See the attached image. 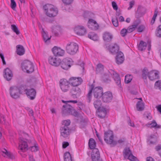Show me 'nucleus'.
<instances>
[{
  "label": "nucleus",
  "instance_id": "14",
  "mask_svg": "<svg viewBox=\"0 0 161 161\" xmlns=\"http://www.w3.org/2000/svg\"><path fill=\"white\" fill-rule=\"evenodd\" d=\"M10 94L11 97L14 99H17L20 96L18 89L15 86L11 87L10 88Z\"/></svg>",
  "mask_w": 161,
  "mask_h": 161
},
{
  "label": "nucleus",
  "instance_id": "23",
  "mask_svg": "<svg viewBox=\"0 0 161 161\" xmlns=\"http://www.w3.org/2000/svg\"><path fill=\"white\" fill-rule=\"evenodd\" d=\"M74 31L78 35L83 36L86 33V29L83 26L78 25L74 28Z\"/></svg>",
  "mask_w": 161,
  "mask_h": 161
},
{
  "label": "nucleus",
  "instance_id": "57",
  "mask_svg": "<svg viewBox=\"0 0 161 161\" xmlns=\"http://www.w3.org/2000/svg\"><path fill=\"white\" fill-rule=\"evenodd\" d=\"M136 28L133 25H130L128 27L127 29V31H128V33H130L134 31Z\"/></svg>",
  "mask_w": 161,
  "mask_h": 161
},
{
  "label": "nucleus",
  "instance_id": "34",
  "mask_svg": "<svg viewBox=\"0 0 161 161\" xmlns=\"http://www.w3.org/2000/svg\"><path fill=\"white\" fill-rule=\"evenodd\" d=\"M64 161H72V157L69 152H65L64 155Z\"/></svg>",
  "mask_w": 161,
  "mask_h": 161
},
{
  "label": "nucleus",
  "instance_id": "60",
  "mask_svg": "<svg viewBox=\"0 0 161 161\" xmlns=\"http://www.w3.org/2000/svg\"><path fill=\"white\" fill-rule=\"evenodd\" d=\"M142 51L145 50L147 47V44L146 42H144L142 40L141 42Z\"/></svg>",
  "mask_w": 161,
  "mask_h": 161
},
{
  "label": "nucleus",
  "instance_id": "13",
  "mask_svg": "<svg viewBox=\"0 0 161 161\" xmlns=\"http://www.w3.org/2000/svg\"><path fill=\"white\" fill-rule=\"evenodd\" d=\"M54 55L56 56H63L64 55L65 51L60 47L54 46L52 49Z\"/></svg>",
  "mask_w": 161,
  "mask_h": 161
},
{
  "label": "nucleus",
  "instance_id": "38",
  "mask_svg": "<svg viewBox=\"0 0 161 161\" xmlns=\"http://www.w3.org/2000/svg\"><path fill=\"white\" fill-rule=\"evenodd\" d=\"M146 125L148 127H149L150 125H151V128H161V126L158 125L155 120H153L151 123H148L146 124Z\"/></svg>",
  "mask_w": 161,
  "mask_h": 161
},
{
  "label": "nucleus",
  "instance_id": "30",
  "mask_svg": "<svg viewBox=\"0 0 161 161\" xmlns=\"http://www.w3.org/2000/svg\"><path fill=\"white\" fill-rule=\"evenodd\" d=\"M17 54L20 56L23 55L25 53V49L23 46L18 45L16 46Z\"/></svg>",
  "mask_w": 161,
  "mask_h": 161
},
{
  "label": "nucleus",
  "instance_id": "17",
  "mask_svg": "<svg viewBox=\"0 0 161 161\" xmlns=\"http://www.w3.org/2000/svg\"><path fill=\"white\" fill-rule=\"evenodd\" d=\"M3 77L7 81L11 80L13 76L12 71L8 68L4 69L3 70Z\"/></svg>",
  "mask_w": 161,
  "mask_h": 161
},
{
  "label": "nucleus",
  "instance_id": "56",
  "mask_svg": "<svg viewBox=\"0 0 161 161\" xmlns=\"http://www.w3.org/2000/svg\"><path fill=\"white\" fill-rule=\"evenodd\" d=\"M70 120H64L63 122L62 126H65L67 127H68V126L70 125Z\"/></svg>",
  "mask_w": 161,
  "mask_h": 161
},
{
  "label": "nucleus",
  "instance_id": "37",
  "mask_svg": "<svg viewBox=\"0 0 161 161\" xmlns=\"http://www.w3.org/2000/svg\"><path fill=\"white\" fill-rule=\"evenodd\" d=\"M88 37L94 41H97L98 40V37L97 34L94 32H90L88 35Z\"/></svg>",
  "mask_w": 161,
  "mask_h": 161
},
{
  "label": "nucleus",
  "instance_id": "27",
  "mask_svg": "<svg viewBox=\"0 0 161 161\" xmlns=\"http://www.w3.org/2000/svg\"><path fill=\"white\" fill-rule=\"evenodd\" d=\"M147 141L149 142V145H155L157 142V137L155 135L151 134L148 136Z\"/></svg>",
  "mask_w": 161,
  "mask_h": 161
},
{
  "label": "nucleus",
  "instance_id": "22",
  "mask_svg": "<svg viewBox=\"0 0 161 161\" xmlns=\"http://www.w3.org/2000/svg\"><path fill=\"white\" fill-rule=\"evenodd\" d=\"M115 61L118 64H120L123 63L125 60L124 55L122 52H119L117 54L115 58Z\"/></svg>",
  "mask_w": 161,
  "mask_h": 161
},
{
  "label": "nucleus",
  "instance_id": "48",
  "mask_svg": "<svg viewBox=\"0 0 161 161\" xmlns=\"http://www.w3.org/2000/svg\"><path fill=\"white\" fill-rule=\"evenodd\" d=\"M11 29L17 35H19L20 33L18 27L15 25H11Z\"/></svg>",
  "mask_w": 161,
  "mask_h": 161
},
{
  "label": "nucleus",
  "instance_id": "19",
  "mask_svg": "<svg viewBox=\"0 0 161 161\" xmlns=\"http://www.w3.org/2000/svg\"><path fill=\"white\" fill-rule=\"evenodd\" d=\"M61 135L64 138L67 137L70 133V130L69 127L62 126L60 128Z\"/></svg>",
  "mask_w": 161,
  "mask_h": 161
},
{
  "label": "nucleus",
  "instance_id": "33",
  "mask_svg": "<svg viewBox=\"0 0 161 161\" xmlns=\"http://www.w3.org/2000/svg\"><path fill=\"white\" fill-rule=\"evenodd\" d=\"M43 33L42 34V36L43 37V39L46 43L47 42H50V40L51 39V36L50 37L48 36V33L47 32H45L44 31L43 29H42Z\"/></svg>",
  "mask_w": 161,
  "mask_h": 161
},
{
  "label": "nucleus",
  "instance_id": "40",
  "mask_svg": "<svg viewBox=\"0 0 161 161\" xmlns=\"http://www.w3.org/2000/svg\"><path fill=\"white\" fill-rule=\"evenodd\" d=\"M93 104L95 108L98 110L101 108L102 103L100 100H97L94 101Z\"/></svg>",
  "mask_w": 161,
  "mask_h": 161
},
{
  "label": "nucleus",
  "instance_id": "64",
  "mask_svg": "<svg viewBox=\"0 0 161 161\" xmlns=\"http://www.w3.org/2000/svg\"><path fill=\"white\" fill-rule=\"evenodd\" d=\"M0 123L3 124L5 123V119L2 114H0Z\"/></svg>",
  "mask_w": 161,
  "mask_h": 161
},
{
  "label": "nucleus",
  "instance_id": "4",
  "mask_svg": "<svg viewBox=\"0 0 161 161\" xmlns=\"http://www.w3.org/2000/svg\"><path fill=\"white\" fill-rule=\"evenodd\" d=\"M43 9L46 14L50 17H53L57 15L58 10L57 8L52 4H47L43 6Z\"/></svg>",
  "mask_w": 161,
  "mask_h": 161
},
{
  "label": "nucleus",
  "instance_id": "54",
  "mask_svg": "<svg viewBox=\"0 0 161 161\" xmlns=\"http://www.w3.org/2000/svg\"><path fill=\"white\" fill-rule=\"evenodd\" d=\"M60 87L62 91L64 92H66L68 91L69 88V85L68 86H60Z\"/></svg>",
  "mask_w": 161,
  "mask_h": 161
},
{
  "label": "nucleus",
  "instance_id": "44",
  "mask_svg": "<svg viewBox=\"0 0 161 161\" xmlns=\"http://www.w3.org/2000/svg\"><path fill=\"white\" fill-rule=\"evenodd\" d=\"M104 66L101 63L98 64L96 68L97 73H102L103 71Z\"/></svg>",
  "mask_w": 161,
  "mask_h": 161
},
{
  "label": "nucleus",
  "instance_id": "36",
  "mask_svg": "<svg viewBox=\"0 0 161 161\" xmlns=\"http://www.w3.org/2000/svg\"><path fill=\"white\" fill-rule=\"evenodd\" d=\"M4 151H5V153H4V155L3 156V157L11 159H15V156L12 153L8 151L7 150H5Z\"/></svg>",
  "mask_w": 161,
  "mask_h": 161
},
{
  "label": "nucleus",
  "instance_id": "15",
  "mask_svg": "<svg viewBox=\"0 0 161 161\" xmlns=\"http://www.w3.org/2000/svg\"><path fill=\"white\" fill-rule=\"evenodd\" d=\"M109 109L107 108L104 106H102L101 108L97 110V114L99 118L102 119L105 117Z\"/></svg>",
  "mask_w": 161,
  "mask_h": 161
},
{
  "label": "nucleus",
  "instance_id": "16",
  "mask_svg": "<svg viewBox=\"0 0 161 161\" xmlns=\"http://www.w3.org/2000/svg\"><path fill=\"white\" fill-rule=\"evenodd\" d=\"M20 142L19 148L23 152H25L28 150V145L26 141L24 140V139L22 137L19 138Z\"/></svg>",
  "mask_w": 161,
  "mask_h": 161
},
{
  "label": "nucleus",
  "instance_id": "63",
  "mask_svg": "<svg viewBox=\"0 0 161 161\" xmlns=\"http://www.w3.org/2000/svg\"><path fill=\"white\" fill-rule=\"evenodd\" d=\"M112 5L113 9L117 11L118 9V5L114 1H113L112 2Z\"/></svg>",
  "mask_w": 161,
  "mask_h": 161
},
{
  "label": "nucleus",
  "instance_id": "59",
  "mask_svg": "<svg viewBox=\"0 0 161 161\" xmlns=\"http://www.w3.org/2000/svg\"><path fill=\"white\" fill-rule=\"evenodd\" d=\"M11 7L13 10H14L16 6V3L14 0H11Z\"/></svg>",
  "mask_w": 161,
  "mask_h": 161
},
{
  "label": "nucleus",
  "instance_id": "55",
  "mask_svg": "<svg viewBox=\"0 0 161 161\" xmlns=\"http://www.w3.org/2000/svg\"><path fill=\"white\" fill-rule=\"evenodd\" d=\"M155 149L157 151H159L158 155L161 158V145L158 144L155 147Z\"/></svg>",
  "mask_w": 161,
  "mask_h": 161
},
{
  "label": "nucleus",
  "instance_id": "35",
  "mask_svg": "<svg viewBox=\"0 0 161 161\" xmlns=\"http://www.w3.org/2000/svg\"><path fill=\"white\" fill-rule=\"evenodd\" d=\"M4 151H5V153H4V155L3 156V157L11 159H15V156L12 153L8 151L7 150H5Z\"/></svg>",
  "mask_w": 161,
  "mask_h": 161
},
{
  "label": "nucleus",
  "instance_id": "2",
  "mask_svg": "<svg viewBox=\"0 0 161 161\" xmlns=\"http://www.w3.org/2000/svg\"><path fill=\"white\" fill-rule=\"evenodd\" d=\"M62 102L65 103V104L63 105L62 108V114L63 116L71 115L76 117H79V114L75 110L72 106L68 104V103H69L68 101L62 100Z\"/></svg>",
  "mask_w": 161,
  "mask_h": 161
},
{
  "label": "nucleus",
  "instance_id": "32",
  "mask_svg": "<svg viewBox=\"0 0 161 161\" xmlns=\"http://www.w3.org/2000/svg\"><path fill=\"white\" fill-rule=\"evenodd\" d=\"M96 143L95 140L92 138L89 139L88 142V146L90 149L94 150V149H98L96 148Z\"/></svg>",
  "mask_w": 161,
  "mask_h": 161
},
{
  "label": "nucleus",
  "instance_id": "31",
  "mask_svg": "<svg viewBox=\"0 0 161 161\" xmlns=\"http://www.w3.org/2000/svg\"><path fill=\"white\" fill-rule=\"evenodd\" d=\"M18 89V91L20 94H25L28 89L25 85H21L18 86H15Z\"/></svg>",
  "mask_w": 161,
  "mask_h": 161
},
{
  "label": "nucleus",
  "instance_id": "29",
  "mask_svg": "<svg viewBox=\"0 0 161 161\" xmlns=\"http://www.w3.org/2000/svg\"><path fill=\"white\" fill-rule=\"evenodd\" d=\"M113 37L112 35L109 32H105L103 35V39L104 41L110 42L113 39Z\"/></svg>",
  "mask_w": 161,
  "mask_h": 161
},
{
  "label": "nucleus",
  "instance_id": "42",
  "mask_svg": "<svg viewBox=\"0 0 161 161\" xmlns=\"http://www.w3.org/2000/svg\"><path fill=\"white\" fill-rule=\"evenodd\" d=\"M158 13V8L157 7L155 8L154 14L151 21V25H153L154 23Z\"/></svg>",
  "mask_w": 161,
  "mask_h": 161
},
{
  "label": "nucleus",
  "instance_id": "8",
  "mask_svg": "<svg viewBox=\"0 0 161 161\" xmlns=\"http://www.w3.org/2000/svg\"><path fill=\"white\" fill-rule=\"evenodd\" d=\"M81 93V90L78 86H73L70 91V95L74 98H78Z\"/></svg>",
  "mask_w": 161,
  "mask_h": 161
},
{
  "label": "nucleus",
  "instance_id": "10",
  "mask_svg": "<svg viewBox=\"0 0 161 161\" xmlns=\"http://www.w3.org/2000/svg\"><path fill=\"white\" fill-rule=\"evenodd\" d=\"M70 85L73 86H78L83 82V80L80 77H71L69 79Z\"/></svg>",
  "mask_w": 161,
  "mask_h": 161
},
{
  "label": "nucleus",
  "instance_id": "39",
  "mask_svg": "<svg viewBox=\"0 0 161 161\" xmlns=\"http://www.w3.org/2000/svg\"><path fill=\"white\" fill-rule=\"evenodd\" d=\"M149 72L147 68H144L142 71V78L144 80H146L147 77H149Z\"/></svg>",
  "mask_w": 161,
  "mask_h": 161
},
{
  "label": "nucleus",
  "instance_id": "45",
  "mask_svg": "<svg viewBox=\"0 0 161 161\" xmlns=\"http://www.w3.org/2000/svg\"><path fill=\"white\" fill-rule=\"evenodd\" d=\"M133 79V76L131 75H127L125 76V82L127 84L131 82Z\"/></svg>",
  "mask_w": 161,
  "mask_h": 161
},
{
  "label": "nucleus",
  "instance_id": "41",
  "mask_svg": "<svg viewBox=\"0 0 161 161\" xmlns=\"http://www.w3.org/2000/svg\"><path fill=\"white\" fill-rule=\"evenodd\" d=\"M143 118L145 119L150 120L152 118V116L150 112L146 111L143 114Z\"/></svg>",
  "mask_w": 161,
  "mask_h": 161
},
{
  "label": "nucleus",
  "instance_id": "3",
  "mask_svg": "<svg viewBox=\"0 0 161 161\" xmlns=\"http://www.w3.org/2000/svg\"><path fill=\"white\" fill-rule=\"evenodd\" d=\"M113 131L108 130L105 131L104 133V140L106 143L110 145L111 147L115 146L117 144V141L114 140Z\"/></svg>",
  "mask_w": 161,
  "mask_h": 161
},
{
  "label": "nucleus",
  "instance_id": "46",
  "mask_svg": "<svg viewBox=\"0 0 161 161\" xmlns=\"http://www.w3.org/2000/svg\"><path fill=\"white\" fill-rule=\"evenodd\" d=\"M60 86H68L69 85V84H70V83L69 82V81L65 79H63L60 80Z\"/></svg>",
  "mask_w": 161,
  "mask_h": 161
},
{
  "label": "nucleus",
  "instance_id": "20",
  "mask_svg": "<svg viewBox=\"0 0 161 161\" xmlns=\"http://www.w3.org/2000/svg\"><path fill=\"white\" fill-rule=\"evenodd\" d=\"M159 72L158 70H152L149 72V79L153 81L160 78L159 75Z\"/></svg>",
  "mask_w": 161,
  "mask_h": 161
},
{
  "label": "nucleus",
  "instance_id": "7",
  "mask_svg": "<svg viewBox=\"0 0 161 161\" xmlns=\"http://www.w3.org/2000/svg\"><path fill=\"white\" fill-rule=\"evenodd\" d=\"M73 61L71 58H66L63 59L62 60H60L59 66L63 69L68 70L73 65Z\"/></svg>",
  "mask_w": 161,
  "mask_h": 161
},
{
  "label": "nucleus",
  "instance_id": "21",
  "mask_svg": "<svg viewBox=\"0 0 161 161\" xmlns=\"http://www.w3.org/2000/svg\"><path fill=\"white\" fill-rule=\"evenodd\" d=\"M91 156L92 161H99L102 160L100 158V153L98 149H94L92 150Z\"/></svg>",
  "mask_w": 161,
  "mask_h": 161
},
{
  "label": "nucleus",
  "instance_id": "6",
  "mask_svg": "<svg viewBox=\"0 0 161 161\" xmlns=\"http://www.w3.org/2000/svg\"><path fill=\"white\" fill-rule=\"evenodd\" d=\"M78 45L74 42H70L67 44L65 47L66 52L70 55L75 54L78 50Z\"/></svg>",
  "mask_w": 161,
  "mask_h": 161
},
{
  "label": "nucleus",
  "instance_id": "49",
  "mask_svg": "<svg viewBox=\"0 0 161 161\" xmlns=\"http://www.w3.org/2000/svg\"><path fill=\"white\" fill-rule=\"evenodd\" d=\"M128 159L130 161H139L136 157L133 155L132 153H130L128 156Z\"/></svg>",
  "mask_w": 161,
  "mask_h": 161
},
{
  "label": "nucleus",
  "instance_id": "1",
  "mask_svg": "<svg viewBox=\"0 0 161 161\" xmlns=\"http://www.w3.org/2000/svg\"><path fill=\"white\" fill-rule=\"evenodd\" d=\"M92 93L94 98L100 99L102 97L103 93V88L101 86L95 87L94 85L92 84L91 89L86 95V100L88 103L91 101Z\"/></svg>",
  "mask_w": 161,
  "mask_h": 161
},
{
  "label": "nucleus",
  "instance_id": "47",
  "mask_svg": "<svg viewBox=\"0 0 161 161\" xmlns=\"http://www.w3.org/2000/svg\"><path fill=\"white\" fill-rule=\"evenodd\" d=\"M156 35L159 37H161V25H159L157 28L155 32Z\"/></svg>",
  "mask_w": 161,
  "mask_h": 161
},
{
  "label": "nucleus",
  "instance_id": "18",
  "mask_svg": "<svg viewBox=\"0 0 161 161\" xmlns=\"http://www.w3.org/2000/svg\"><path fill=\"white\" fill-rule=\"evenodd\" d=\"M105 47L112 54H117L118 53L119 50V46L117 44L115 43L114 44V45L111 47L110 46H106L104 47Z\"/></svg>",
  "mask_w": 161,
  "mask_h": 161
},
{
  "label": "nucleus",
  "instance_id": "58",
  "mask_svg": "<svg viewBox=\"0 0 161 161\" xmlns=\"http://www.w3.org/2000/svg\"><path fill=\"white\" fill-rule=\"evenodd\" d=\"M124 154L125 156H128L130 153H131V150L129 147L126 148L125 149Z\"/></svg>",
  "mask_w": 161,
  "mask_h": 161
},
{
  "label": "nucleus",
  "instance_id": "52",
  "mask_svg": "<svg viewBox=\"0 0 161 161\" xmlns=\"http://www.w3.org/2000/svg\"><path fill=\"white\" fill-rule=\"evenodd\" d=\"M112 22L113 25L115 27H117L118 26L119 24L118 20V18L116 17L115 19H112Z\"/></svg>",
  "mask_w": 161,
  "mask_h": 161
},
{
  "label": "nucleus",
  "instance_id": "43",
  "mask_svg": "<svg viewBox=\"0 0 161 161\" xmlns=\"http://www.w3.org/2000/svg\"><path fill=\"white\" fill-rule=\"evenodd\" d=\"M93 15L94 14L93 13L88 11H85L83 14V16L85 19L92 18Z\"/></svg>",
  "mask_w": 161,
  "mask_h": 161
},
{
  "label": "nucleus",
  "instance_id": "5",
  "mask_svg": "<svg viewBox=\"0 0 161 161\" xmlns=\"http://www.w3.org/2000/svg\"><path fill=\"white\" fill-rule=\"evenodd\" d=\"M22 70L27 73H31L34 71L33 63L28 60H24L21 64Z\"/></svg>",
  "mask_w": 161,
  "mask_h": 161
},
{
  "label": "nucleus",
  "instance_id": "9",
  "mask_svg": "<svg viewBox=\"0 0 161 161\" xmlns=\"http://www.w3.org/2000/svg\"><path fill=\"white\" fill-rule=\"evenodd\" d=\"M101 97L103 102L109 103L112 101L113 96L111 92L108 91L103 93Z\"/></svg>",
  "mask_w": 161,
  "mask_h": 161
},
{
  "label": "nucleus",
  "instance_id": "11",
  "mask_svg": "<svg viewBox=\"0 0 161 161\" xmlns=\"http://www.w3.org/2000/svg\"><path fill=\"white\" fill-rule=\"evenodd\" d=\"M87 26L89 28L93 31L98 29L99 26L97 22L94 20L89 19L87 23Z\"/></svg>",
  "mask_w": 161,
  "mask_h": 161
},
{
  "label": "nucleus",
  "instance_id": "26",
  "mask_svg": "<svg viewBox=\"0 0 161 161\" xmlns=\"http://www.w3.org/2000/svg\"><path fill=\"white\" fill-rule=\"evenodd\" d=\"M60 60L59 58H56L55 57L50 56L48 58V62L51 65L55 66H58L59 65Z\"/></svg>",
  "mask_w": 161,
  "mask_h": 161
},
{
  "label": "nucleus",
  "instance_id": "24",
  "mask_svg": "<svg viewBox=\"0 0 161 161\" xmlns=\"http://www.w3.org/2000/svg\"><path fill=\"white\" fill-rule=\"evenodd\" d=\"M112 72L111 73V75L116 84L119 87L121 88V80L119 75L114 70H112Z\"/></svg>",
  "mask_w": 161,
  "mask_h": 161
},
{
  "label": "nucleus",
  "instance_id": "51",
  "mask_svg": "<svg viewBox=\"0 0 161 161\" xmlns=\"http://www.w3.org/2000/svg\"><path fill=\"white\" fill-rule=\"evenodd\" d=\"M155 86L157 89H158L161 91V80L156 81L155 83Z\"/></svg>",
  "mask_w": 161,
  "mask_h": 161
},
{
  "label": "nucleus",
  "instance_id": "61",
  "mask_svg": "<svg viewBox=\"0 0 161 161\" xmlns=\"http://www.w3.org/2000/svg\"><path fill=\"white\" fill-rule=\"evenodd\" d=\"M103 80L105 82H108L110 81V80L108 77V75L106 74H104L103 76Z\"/></svg>",
  "mask_w": 161,
  "mask_h": 161
},
{
  "label": "nucleus",
  "instance_id": "28",
  "mask_svg": "<svg viewBox=\"0 0 161 161\" xmlns=\"http://www.w3.org/2000/svg\"><path fill=\"white\" fill-rule=\"evenodd\" d=\"M52 32L55 36H58L59 33H61V29L59 26H54L51 28Z\"/></svg>",
  "mask_w": 161,
  "mask_h": 161
},
{
  "label": "nucleus",
  "instance_id": "12",
  "mask_svg": "<svg viewBox=\"0 0 161 161\" xmlns=\"http://www.w3.org/2000/svg\"><path fill=\"white\" fill-rule=\"evenodd\" d=\"M141 7L139 6L138 7L136 12V19L133 22L134 26L136 28L141 23V21L140 18L141 17Z\"/></svg>",
  "mask_w": 161,
  "mask_h": 161
},
{
  "label": "nucleus",
  "instance_id": "53",
  "mask_svg": "<svg viewBox=\"0 0 161 161\" xmlns=\"http://www.w3.org/2000/svg\"><path fill=\"white\" fill-rule=\"evenodd\" d=\"M140 100L138 101L136 104V109L137 110L141 111V97L138 98Z\"/></svg>",
  "mask_w": 161,
  "mask_h": 161
},
{
  "label": "nucleus",
  "instance_id": "62",
  "mask_svg": "<svg viewBox=\"0 0 161 161\" xmlns=\"http://www.w3.org/2000/svg\"><path fill=\"white\" fill-rule=\"evenodd\" d=\"M29 149L32 152H36L38 150V147L36 146L31 147H30Z\"/></svg>",
  "mask_w": 161,
  "mask_h": 161
},
{
  "label": "nucleus",
  "instance_id": "25",
  "mask_svg": "<svg viewBox=\"0 0 161 161\" xmlns=\"http://www.w3.org/2000/svg\"><path fill=\"white\" fill-rule=\"evenodd\" d=\"M36 92L35 89L33 88L27 90L25 92V94L31 100L34 99L36 96Z\"/></svg>",
  "mask_w": 161,
  "mask_h": 161
},
{
  "label": "nucleus",
  "instance_id": "50",
  "mask_svg": "<svg viewBox=\"0 0 161 161\" xmlns=\"http://www.w3.org/2000/svg\"><path fill=\"white\" fill-rule=\"evenodd\" d=\"M120 33L122 36L124 37L128 33V31H127V29L124 28L121 31Z\"/></svg>",
  "mask_w": 161,
  "mask_h": 161
}]
</instances>
